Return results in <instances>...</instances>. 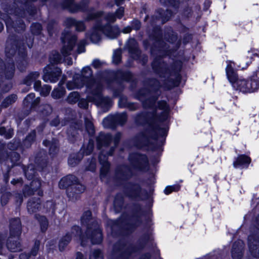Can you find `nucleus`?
<instances>
[{"label": "nucleus", "instance_id": "338daca9", "mask_svg": "<svg viewBox=\"0 0 259 259\" xmlns=\"http://www.w3.org/2000/svg\"><path fill=\"white\" fill-rule=\"evenodd\" d=\"M8 146L11 149L14 150L17 148L18 145L12 146V144L10 143L8 145Z\"/></svg>", "mask_w": 259, "mask_h": 259}, {"label": "nucleus", "instance_id": "ddd939ff", "mask_svg": "<svg viewBox=\"0 0 259 259\" xmlns=\"http://www.w3.org/2000/svg\"><path fill=\"white\" fill-rule=\"evenodd\" d=\"M244 243L241 240L235 242L232 247V256L234 259H240L242 256V249Z\"/></svg>", "mask_w": 259, "mask_h": 259}, {"label": "nucleus", "instance_id": "603ef678", "mask_svg": "<svg viewBox=\"0 0 259 259\" xmlns=\"http://www.w3.org/2000/svg\"><path fill=\"white\" fill-rule=\"evenodd\" d=\"M87 169L91 171H94L96 169V161L95 159H92L90 162V165L87 167Z\"/></svg>", "mask_w": 259, "mask_h": 259}, {"label": "nucleus", "instance_id": "8fccbe9b", "mask_svg": "<svg viewBox=\"0 0 259 259\" xmlns=\"http://www.w3.org/2000/svg\"><path fill=\"white\" fill-rule=\"evenodd\" d=\"M160 15L161 17H162L163 22H165V21H167L169 19V18H170V17L171 16V12L170 11H169L168 10L167 11L166 14L165 16H164V15H163L161 13H160Z\"/></svg>", "mask_w": 259, "mask_h": 259}, {"label": "nucleus", "instance_id": "bf43d9fd", "mask_svg": "<svg viewBox=\"0 0 259 259\" xmlns=\"http://www.w3.org/2000/svg\"><path fill=\"white\" fill-rule=\"evenodd\" d=\"M159 1H160V2L163 5H168V4L172 5L173 2L175 0H159Z\"/></svg>", "mask_w": 259, "mask_h": 259}, {"label": "nucleus", "instance_id": "b1692460", "mask_svg": "<svg viewBox=\"0 0 259 259\" xmlns=\"http://www.w3.org/2000/svg\"><path fill=\"white\" fill-rule=\"evenodd\" d=\"M43 143L45 146L50 147L49 152L51 155H53L57 153L58 149L57 141L56 140H53L52 142L48 141H44Z\"/></svg>", "mask_w": 259, "mask_h": 259}, {"label": "nucleus", "instance_id": "6e6d98bb", "mask_svg": "<svg viewBox=\"0 0 259 259\" xmlns=\"http://www.w3.org/2000/svg\"><path fill=\"white\" fill-rule=\"evenodd\" d=\"M13 134V131L10 128L8 131H6L5 137L6 139H10L12 137Z\"/></svg>", "mask_w": 259, "mask_h": 259}, {"label": "nucleus", "instance_id": "37998d69", "mask_svg": "<svg viewBox=\"0 0 259 259\" xmlns=\"http://www.w3.org/2000/svg\"><path fill=\"white\" fill-rule=\"evenodd\" d=\"M153 130L155 133L161 137H165L167 134V130L165 128L156 127Z\"/></svg>", "mask_w": 259, "mask_h": 259}, {"label": "nucleus", "instance_id": "69168bd1", "mask_svg": "<svg viewBox=\"0 0 259 259\" xmlns=\"http://www.w3.org/2000/svg\"><path fill=\"white\" fill-rule=\"evenodd\" d=\"M124 0H115V4L117 6L121 5Z\"/></svg>", "mask_w": 259, "mask_h": 259}, {"label": "nucleus", "instance_id": "dca6fc26", "mask_svg": "<svg viewBox=\"0 0 259 259\" xmlns=\"http://www.w3.org/2000/svg\"><path fill=\"white\" fill-rule=\"evenodd\" d=\"M251 159L247 156L240 155L238 156L236 160L234 162L233 165L235 168L239 167H247L250 163Z\"/></svg>", "mask_w": 259, "mask_h": 259}, {"label": "nucleus", "instance_id": "5701e85b", "mask_svg": "<svg viewBox=\"0 0 259 259\" xmlns=\"http://www.w3.org/2000/svg\"><path fill=\"white\" fill-rule=\"evenodd\" d=\"M35 95L34 93L29 94L24 99V104L27 106L31 105L33 106L36 105L39 102V98H37L34 99Z\"/></svg>", "mask_w": 259, "mask_h": 259}, {"label": "nucleus", "instance_id": "e433bc0d", "mask_svg": "<svg viewBox=\"0 0 259 259\" xmlns=\"http://www.w3.org/2000/svg\"><path fill=\"white\" fill-rule=\"evenodd\" d=\"M121 60V51L116 50L114 51L113 54V62L115 64H118Z\"/></svg>", "mask_w": 259, "mask_h": 259}, {"label": "nucleus", "instance_id": "39448f33", "mask_svg": "<svg viewBox=\"0 0 259 259\" xmlns=\"http://www.w3.org/2000/svg\"><path fill=\"white\" fill-rule=\"evenodd\" d=\"M21 233L20 220L18 218L11 221L10 237L8 240L7 246L9 250L16 252L21 250V245L19 241V236Z\"/></svg>", "mask_w": 259, "mask_h": 259}, {"label": "nucleus", "instance_id": "aec40b11", "mask_svg": "<svg viewBox=\"0 0 259 259\" xmlns=\"http://www.w3.org/2000/svg\"><path fill=\"white\" fill-rule=\"evenodd\" d=\"M132 175L131 168L126 166H122L118 168L117 176L122 179H126L131 177Z\"/></svg>", "mask_w": 259, "mask_h": 259}, {"label": "nucleus", "instance_id": "4d7b16f0", "mask_svg": "<svg viewBox=\"0 0 259 259\" xmlns=\"http://www.w3.org/2000/svg\"><path fill=\"white\" fill-rule=\"evenodd\" d=\"M243 62H245V63L246 64L245 65H243V64H242L241 63L239 65H238V67L239 68H241L242 69H246L248 66L251 63V60H249V61H246L245 60V59H244V60H243Z\"/></svg>", "mask_w": 259, "mask_h": 259}, {"label": "nucleus", "instance_id": "f03ea898", "mask_svg": "<svg viewBox=\"0 0 259 259\" xmlns=\"http://www.w3.org/2000/svg\"><path fill=\"white\" fill-rule=\"evenodd\" d=\"M111 141V136L109 134H105L101 133L97 138V147L102 150L101 153L99 156V161L102 165L101 168V177H104L109 168V164L107 161V156L104 154V152L108 149L109 151L108 155H112L114 149L112 147L109 148V145Z\"/></svg>", "mask_w": 259, "mask_h": 259}, {"label": "nucleus", "instance_id": "c03bdc74", "mask_svg": "<svg viewBox=\"0 0 259 259\" xmlns=\"http://www.w3.org/2000/svg\"><path fill=\"white\" fill-rule=\"evenodd\" d=\"M41 183L39 180H34L31 183V191L33 192L35 190L40 187Z\"/></svg>", "mask_w": 259, "mask_h": 259}, {"label": "nucleus", "instance_id": "7c9ffc66", "mask_svg": "<svg viewBox=\"0 0 259 259\" xmlns=\"http://www.w3.org/2000/svg\"><path fill=\"white\" fill-rule=\"evenodd\" d=\"M17 99V96L15 95H12L5 99L3 103V106L7 107L13 103L15 102Z\"/></svg>", "mask_w": 259, "mask_h": 259}, {"label": "nucleus", "instance_id": "1a4fd4ad", "mask_svg": "<svg viewBox=\"0 0 259 259\" xmlns=\"http://www.w3.org/2000/svg\"><path fill=\"white\" fill-rule=\"evenodd\" d=\"M130 160L135 168L144 170L148 165V159L145 155L138 153L131 154L130 156Z\"/></svg>", "mask_w": 259, "mask_h": 259}, {"label": "nucleus", "instance_id": "49530a36", "mask_svg": "<svg viewBox=\"0 0 259 259\" xmlns=\"http://www.w3.org/2000/svg\"><path fill=\"white\" fill-rule=\"evenodd\" d=\"M39 245H40L39 241H36L35 242L34 246L31 251V254L32 255L35 256L37 254V252L39 249Z\"/></svg>", "mask_w": 259, "mask_h": 259}, {"label": "nucleus", "instance_id": "9d476101", "mask_svg": "<svg viewBox=\"0 0 259 259\" xmlns=\"http://www.w3.org/2000/svg\"><path fill=\"white\" fill-rule=\"evenodd\" d=\"M80 229L78 226H74L71 231V233H67L60 240L59 247L60 250H63L65 246H66L70 241L73 236H79L80 239L81 240V244L83 245V238L80 236Z\"/></svg>", "mask_w": 259, "mask_h": 259}, {"label": "nucleus", "instance_id": "2eb2a0df", "mask_svg": "<svg viewBox=\"0 0 259 259\" xmlns=\"http://www.w3.org/2000/svg\"><path fill=\"white\" fill-rule=\"evenodd\" d=\"M253 237L252 236H249L248 237V241H249V250L251 253V254L255 257H259V241L253 240Z\"/></svg>", "mask_w": 259, "mask_h": 259}, {"label": "nucleus", "instance_id": "4468645a", "mask_svg": "<svg viewBox=\"0 0 259 259\" xmlns=\"http://www.w3.org/2000/svg\"><path fill=\"white\" fill-rule=\"evenodd\" d=\"M124 13V9L123 7H120L118 9L114 14L108 13L104 17L105 20L107 23H113L114 22L116 19H121Z\"/></svg>", "mask_w": 259, "mask_h": 259}, {"label": "nucleus", "instance_id": "e2e57ef3", "mask_svg": "<svg viewBox=\"0 0 259 259\" xmlns=\"http://www.w3.org/2000/svg\"><path fill=\"white\" fill-rule=\"evenodd\" d=\"M6 129L4 127H1L0 128V135H3V136H5V134L6 133Z\"/></svg>", "mask_w": 259, "mask_h": 259}, {"label": "nucleus", "instance_id": "a19ab883", "mask_svg": "<svg viewBox=\"0 0 259 259\" xmlns=\"http://www.w3.org/2000/svg\"><path fill=\"white\" fill-rule=\"evenodd\" d=\"M92 215V213L90 211L88 210L84 212L81 217V223L82 224H87L89 221Z\"/></svg>", "mask_w": 259, "mask_h": 259}, {"label": "nucleus", "instance_id": "f257e3e1", "mask_svg": "<svg viewBox=\"0 0 259 259\" xmlns=\"http://www.w3.org/2000/svg\"><path fill=\"white\" fill-rule=\"evenodd\" d=\"M92 71L89 66L82 68L81 74H76L73 76V79L67 83V88L71 90L82 88L85 82L89 95L88 99L89 101L94 102L97 106L102 107H108L111 105V100L108 97L102 96V84L98 80L91 78Z\"/></svg>", "mask_w": 259, "mask_h": 259}, {"label": "nucleus", "instance_id": "774afa93", "mask_svg": "<svg viewBox=\"0 0 259 259\" xmlns=\"http://www.w3.org/2000/svg\"><path fill=\"white\" fill-rule=\"evenodd\" d=\"M152 67L153 68L155 69V70H157V68H158V66H157V63H156V61H154L152 64Z\"/></svg>", "mask_w": 259, "mask_h": 259}, {"label": "nucleus", "instance_id": "680f3d73", "mask_svg": "<svg viewBox=\"0 0 259 259\" xmlns=\"http://www.w3.org/2000/svg\"><path fill=\"white\" fill-rule=\"evenodd\" d=\"M132 30V28H131V27H126L125 28H124L123 30H122V32L124 33H129L131 32Z\"/></svg>", "mask_w": 259, "mask_h": 259}, {"label": "nucleus", "instance_id": "a878e982", "mask_svg": "<svg viewBox=\"0 0 259 259\" xmlns=\"http://www.w3.org/2000/svg\"><path fill=\"white\" fill-rule=\"evenodd\" d=\"M127 117L125 113H117L113 117V119L118 124L122 125L126 121Z\"/></svg>", "mask_w": 259, "mask_h": 259}, {"label": "nucleus", "instance_id": "a18cd8bd", "mask_svg": "<svg viewBox=\"0 0 259 259\" xmlns=\"http://www.w3.org/2000/svg\"><path fill=\"white\" fill-rule=\"evenodd\" d=\"M85 43V40L84 39H82L79 41L77 47V52L78 53H81L85 52L84 47Z\"/></svg>", "mask_w": 259, "mask_h": 259}, {"label": "nucleus", "instance_id": "c9c22d12", "mask_svg": "<svg viewBox=\"0 0 259 259\" xmlns=\"http://www.w3.org/2000/svg\"><path fill=\"white\" fill-rule=\"evenodd\" d=\"M93 149H94V142L93 141L90 140L89 141L87 147L84 148L83 152L85 155H89L92 153V152L93 150Z\"/></svg>", "mask_w": 259, "mask_h": 259}, {"label": "nucleus", "instance_id": "9b49d317", "mask_svg": "<svg viewBox=\"0 0 259 259\" xmlns=\"http://www.w3.org/2000/svg\"><path fill=\"white\" fill-rule=\"evenodd\" d=\"M0 18L4 20L7 28L9 30L14 28L16 31H19L24 30L25 28V25L21 20H19L18 21L19 22V25L17 23V26H14V22L12 21L11 17L6 14L2 15L1 12ZM16 22L17 23V21Z\"/></svg>", "mask_w": 259, "mask_h": 259}, {"label": "nucleus", "instance_id": "f8f14e48", "mask_svg": "<svg viewBox=\"0 0 259 259\" xmlns=\"http://www.w3.org/2000/svg\"><path fill=\"white\" fill-rule=\"evenodd\" d=\"M157 108L156 110V114H160L158 118L159 120L163 121L168 117L169 108L165 101L158 102L157 103Z\"/></svg>", "mask_w": 259, "mask_h": 259}, {"label": "nucleus", "instance_id": "6e6552de", "mask_svg": "<svg viewBox=\"0 0 259 259\" xmlns=\"http://www.w3.org/2000/svg\"><path fill=\"white\" fill-rule=\"evenodd\" d=\"M93 227H88L85 232L87 238H90L93 244H99L102 241V234L99 226L95 224Z\"/></svg>", "mask_w": 259, "mask_h": 259}, {"label": "nucleus", "instance_id": "20e7f679", "mask_svg": "<svg viewBox=\"0 0 259 259\" xmlns=\"http://www.w3.org/2000/svg\"><path fill=\"white\" fill-rule=\"evenodd\" d=\"M102 33L110 39H113L119 34V30L117 26H111L108 24L103 27L100 23H98L88 35L93 43H97L101 39Z\"/></svg>", "mask_w": 259, "mask_h": 259}, {"label": "nucleus", "instance_id": "6ab92c4d", "mask_svg": "<svg viewBox=\"0 0 259 259\" xmlns=\"http://www.w3.org/2000/svg\"><path fill=\"white\" fill-rule=\"evenodd\" d=\"M148 97V95L145 94L144 97L143 96L140 95L139 97V100L143 102V105L145 107L153 108L156 105V100L157 99L155 98H152L145 99V98H147Z\"/></svg>", "mask_w": 259, "mask_h": 259}, {"label": "nucleus", "instance_id": "cd10ccee", "mask_svg": "<svg viewBox=\"0 0 259 259\" xmlns=\"http://www.w3.org/2000/svg\"><path fill=\"white\" fill-rule=\"evenodd\" d=\"M79 99V95L78 92H73L69 94L68 98L67 101L70 104H74L76 103Z\"/></svg>", "mask_w": 259, "mask_h": 259}, {"label": "nucleus", "instance_id": "0eeeda50", "mask_svg": "<svg viewBox=\"0 0 259 259\" xmlns=\"http://www.w3.org/2000/svg\"><path fill=\"white\" fill-rule=\"evenodd\" d=\"M43 79L46 82H56L61 73V70L53 65H48L44 70Z\"/></svg>", "mask_w": 259, "mask_h": 259}, {"label": "nucleus", "instance_id": "864d4df0", "mask_svg": "<svg viewBox=\"0 0 259 259\" xmlns=\"http://www.w3.org/2000/svg\"><path fill=\"white\" fill-rule=\"evenodd\" d=\"M78 105L80 108H86L88 106V103L85 100H81L78 103Z\"/></svg>", "mask_w": 259, "mask_h": 259}, {"label": "nucleus", "instance_id": "79ce46f5", "mask_svg": "<svg viewBox=\"0 0 259 259\" xmlns=\"http://www.w3.org/2000/svg\"><path fill=\"white\" fill-rule=\"evenodd\" d=\"M90 259H103V255L99 250H94L90 255Z\"/></svg>", "mask_w": 259, "mask_h": 259}, {"label": "nucleus", "instance_id": "f704fd0d", "mask_svg": "<svg viewBox=\"0 0 259 259\" xmlns=\"http://www.w3.org/2000/svg\"><path fill=\"white\" fill-rule=\"evenodd\" d=\"M7 71L5 72L6 77L7 78H10L13 76L15 67L13 63L9 64L8 67L6 68Z\"/></svg>", "mask_w": 259, "mask_h": 259}, {"label": "nucleus", "instance_id": "58836bf2", "mask_svg": "<svg viewBox=\"0 0 259 259\" xmlns=\"http://www.w3.org/2000/svg\"><path fill=\"white\" fill-rule=\"evenodd\" d=\"M180 189L179 185H173L167 186L164 189V193L168 195L173 191H178Z\"/></svg>", "mask_w": 259, "mask_h": 259}, {"label": "nucleus", "instance_id": "ea45409f", "mask_svg": "<svg viewBox=\"0 0 259 259\" xmlns=\"http://www.w3.org/2000/svg\"><path fill=\"white\" fill-rule=\"evenodd\" d=\"M51 90V87L48 85H44L41 90L39 91L40 94L43 96H47L48 95Z\"/></svg>", "mask_w": 259, "mask_h": 259}, {"label": "nucleus", "instance_id": "473e14b6", "mask_svg": "<svg viewBox=\"0 0 259 259\" xmlns=\"http://www.w3.org/2000/svg\"><path fill=\"white\" fill-rule=\"evenodd\" d=\"M80 160V158H78L76 154H72L71 155L69 158L68 163L70 165L74 166L77 164Z\"/></svg>", "mask_w": 259, "mask_h": 259}, {"label": "nucleus", "instance_id": "4be33fe9", "mask_svg": "<svg viewBox=\"0 0 259 259\" xmlns=\"http://www.w3.org/2000/svg\"><path fill=\"white\" fill-rule=\"evenodd\" d=\"M39 77V73L38 72H33L30 73L24 80V83L29 88L32 83L38 79Z\"/></svg>", "mask_w": 259, "mask_h": 259}, {"label": "nucleus", "instance_id": "7ed1b4c3", "mask_svg": "<svg viewBox=\"0 0 259 259\" xmlns=\"http://www.w3.org/2000/svg\"><path fill=\"white\" fill-rule=\"evenodd\" d=\"M59 186L61 189H67L68 197L73 201L76 200L85 190L84 186L78 183L76 178L73 175H68L62 178Z\"/></svg>", "mask_w": 259, "mask_h": 259}, {"label": "nucleus", "instance_id": "393cba45", "mask_svg": "<svg viewBox=\"0 0 259 259\" xmlns=\"http://www.w3.org/2000/svg\"><path fill=\"white\" fill-rule=\"evenodd\" d=\"M65 89L61 85H59L58 88L55 89L52 93V96L54 99H60L63 97L65 94Z\"/></svg>", "mask_w": 259, "mask_h": 259}, {"label": "nucleus", "instance_id": "412c9836", "mask_svg": "<svg viewBox=\"0 0 259 259\" xmlns=\"http://www.w3.org/2000/svg\"><path fill=\"white\" fill-rule=\"evenodd\" d=\"M40 208L39 200H31L28 202L27 209L30 213L36 212Z\"/></svg>", "mask_w": 259, "mask_h": 259}, {"label": "nucleus", "instance_id": "bb28decb", "mask_svg": "<svg viewBox=\"0 0 259 259\" xmlns=\"http://www.w3.org/2000/svg\"><path fill=\"white\" fill-rule=\"evenodd\" d=\"M35 218L40 223L42 231H45L48 226V222L47 219L44 216H38L37 214L35 215Z\"/></svg>", "mask_w": 259, "mask_h": 259}, {"label": "nucleus", "instance_id": "4c0bfd02", "mask_svg": "<svg viewBox=\"0 0 259 259\" xmlns=\"http://www.w3.org/2000/svg\"><path fill=\"white\" fill-rule=\"evenodd\" d=\"M35 137V132L34 131L32 132L29 134V135L26 137L25 141L24 144L26 146H29L32 142H33L34 140Z\"/></svg>", "mask_w": 259, "mask_h": 259}, {"label": "nucleus", "instance_id": "09e8293b", "mask_svg": "<svg viewBox=\"0 0 259 259\" xmlns=\"http://www.w3.org/2000/svg\"><path fill=\"white\" fill-rule=\"evenodd\" d=\"M33 88L36 91H39L42 87L41 86V81L37 79L33 83Z\"/></svg>", "mask_w": 259, "mask_h": 259}, {"label": "nucleus", "instance_id": "f3484780", "mask_svg": "<svg viewBox=\"0 0 259 259\" xmlns=\"http://www.w3.org/2000/svg\"><path fill=\"white\" fill-rule=\"evenodd\" d=\"M64 7L68 9L71 12H76L78 11H84L85 8L80 5H77L74 3L73 0H65L64 2Z\"/></svg>", "mask_w": 259, "mask_h": 259}, {"label": "nucleus", "instance_id": "72a5a7b5", "mask_svg": "<svg viewBox=\"0 0 259 259\" xmlns=\"http://www.w3.org/2000/svg\"><path fill=\"white\" fill-rule=\"evenodd\" d=\"M102 15V12L91 11L89 13V14L87 17V20H91L97 19L100 18Z\"/></svg>", "mask_w": 259, "mask_h": 259}, {"label": "nucleus", "instance_id": "3c124183", "mask_svg": "<svg viewBox=\"0 0 259 259\" xmlns=\"http://www.w3.org/2000/svg\"><path fill=\"white\" fill-rule=\"evenodd\" d=\"M141 27V23L137 20H134L132 22V27L134 29L138 30Z\"/></svg>", "mask_w": 259, "mask_h": 259}, {"label": "nucleus", "instance_id": "052dcab7", "mask_svg": "<svg viewBox=\"0 0 259 259\" xmlns=\"http://www.w3.org/2000/svg\"><path fill=\"white\" fill-rule=\"evenodd\" d=\"M112 118L111 117H108L106 118H104V119L103 120V125L105 127H107V125H106V123H108L109 122H110L111 120H112Z\"/></svg>", "mask_w": 259, "mask_h": 259}, {"label": "nucleus", "instance_id": "13d9d810", "mask_svg": "<svg viewBox=\"0 0 259 259\" xmlns=\"http://www.w3.org/2000/svg\"><path fill=\"white\" fill-rule=\"evenodd\" d=\"M101 64V62L98 60H95L92 62V65L96 68L99 67Z\"/></svg>", "mask_w": 259, "mask_h": 259}, {"label": "nucleus", "instance_id": "c85d7f7f", "mask_svg": "<svg viewBox=\"0 0 259 259\" xmlns=\"http://www.w3.org/2000/svg\"><path fill=\"white\" fill-rule=\"evenodd\" d=\"M61 60L60 55L56 52H53L50 56V61L51 64H56L60 62Z\"/></svg>", "mask_w": 259, "mask_h": 259}, {"label": "nucleus", "instance_id": "0e129e2a", "mask_svg": "<svg viewBox=\"0 0 259 259\" xmlns=\"http://www.w3.org/2000/svg\"><path fill=\"white\" fill-rule=\"evenodd\" d=\"M76 259H83V255L82 253L80 252H77L76 253Z\"/></svg>", "mask_w": 259, "mask_h": 259}, {"label": "nucleus", "instance_id": "de8ad7c7", "mask_svg": "<svg viewBox=\"0 0 259 259\" xmlns=\"http://www.w3.org/2000/svg\"><path fill=\"white\" fill-rule=\"evenodd\" d=\"M41 29V26L39 24H33L31 26V30L34 33H38Z\"/></svg>", "mask_w": 259, "mask_h": 259}, {"label": "nucleus", "instance_id": "423d86ee", "mask_svg": "<svg viewBox=\"0 0 259 259\" xmlns=\"http://www.w3.org/2000/svg\"><path fill=\"white\" fill-rule=\"evenodd\" d=\"M76 39V36L71 35L68 31L65 30L62 33L61 40L63 43V47L61 50V53L63 56L70 55L74 46Z\"/></svg>", "mask_w": 259, "mask_h": 259}, {"label": "nucleus", "instance_id": "2f4dec72", "mask_svg": "<svg viewBox=\"0 0 259 259\" xmlns=\"http://www.w3.org/2000/svg\"><path fill=\"white\" fill-rule=\"evenodd\" d=\"M85 128L87 132L91 135L94 133V127L92 122L89 119L85 120Z\"/></svg>", "mask_w": 259, "mask_h": 259}, {"label": "nucleus", "instance_id": "5fc2aeb1", "mask_svg": "<svg viewBox=\"0 0 259 259\" xmlns=\"http://www.w3.org/2000/svg\"><path fill=\"white\" fill-rule=\"evenodd\" d=\"M121 138V134L120 133H117L113 140L114 146H116Z\"/></svg>", "mask_w": 259, "mask_h": 259}, {"label": "nucleus", "instance_id": "c756f323", "mask_svg": "<svg viewBox=\"0 0 259 259\" xmlns=\"http://www.w3.org/2000/svg\"><path fill=\"white\" fill-rule=\"evenodd\" d=\"M127 46L130 52L135 51L137 54H139V51L137 49V42L135 39H129L127 41Z\"/></svg>", "mask_w": 259, "mask_h": 259}, {"label": "nucleus", "instance_id": "a211bd4d", "mask_svg": "<svg viewBox=\"0 0 259 259\" xmlns=\"http://www.w3.org/2000/svg\"><path fill=\"white\" fill-rule=\"evenodd\" d=\"M65 23L67 27L74 26L77 31H83L85 28L84 23L82 21H76L71 18L66 19Z\"/></svg>", "mask_w": 259, "mask_h": 259}]
</instances>
